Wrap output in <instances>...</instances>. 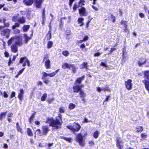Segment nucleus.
I'll use <instances>...</instances> for the list:
<instances>
[{
	"mask_svg": "<svg viewBox=\"0 0 149 149\" xmlns=\"http://www.w3.org/2000/svg\"><path fill=\"white\" fill-rule=\"evenodd\" d=\"M45 123L49 124V126L52 127L53 129H57L59 128L56 120H54L52 117L48 118Z\"/></svg>",
	"mask_w": 149,
	"mask_h": 149,
	"instance_id": "f257e3e1",
	"label": "nucleus"
},
{
	"mask_svg": "<svg viewBox=\"0 0 149 149\" xmlns=\"http://www.w3.org/2000/svg\"><path fill=\"white\" fill-rule=\"evenodd\" d=\"M10 31V29H4L3 26H0V34L2 36H5L8 38L9 36Z\"/></svg>",
	"mask_w": 149,
	"mask_h": 149,
	"instance_id": "f03ea898",
	"label": "nucleus"
},
{
	"mask_svg": "<svg viewBox=\"0 0 149 149\" xmlns=\"http://www.w3.org/2000/svg\"><path fill=\"white\" fill-rule=\"evenodd\" d=\"M67 127L71 130L73 133L79 131L81 127L79 124L76 123H74L73 126H68Z\"/></svg>",
	"mask_w": 149,
	"mask_h": 149,
	"instance_id": "7ed1b4c3",
	"label": "nucleus"
},
{
	"mask_svg": "<svg viewBox=\"0 0 149 149\" xmlns=\"http://www.w3.org/2000/svg\"><path fill=\"white\" fill-rule=\"evenodd\" d=\"M76 137L77 142L79 143L80 146H84L85 144L83 140V137L81 134V133L78 134L76 135Z\"/></svg>",
	"mask_w": 149,
	"mask_h": 149,
	"instance_id": "20e7f679",
	"label": "nucleus"
},
{
	"mask_svg": "<svg viewBox=\"0 0 149 149\" xmlns=\"http://www.w3.org/2000/svg\"><path fill=\"white\" fill-rule=\"evenodd\" d=\"M19 63H24L22 65L23 67L25 66L26 65H27L28 66H30V61L28 60L27 57L26 56L21 58L20 59Z\"/></svg>",
	"mask_w": 149,
	"mask_h": 149,
	"instance_id": "39448f33",
	"label": "nucleus"
},
{
	"mask_svg": "<svg viewBox=\"0 0 149 149\" xmlns=\"http://www.w3.org/2000/svg\"><path fill=\"white\" fill-rule=\"evenodd\" d=\"M132 80L129 79L125 82V85L126 88L128 90H130L132 89Z\"/></svg>",
	"mask_w": 149,
	"mask_h": 149,
	"instance_id": "423d86ee",
	"label": "nucleus"
},
{
	"mask_svg": "<svg viewBox=\"0 0 149 149\" xmlns=\"http://www.w3.org/2000/svg\"><path fill=\"white\" fill-rule=\"evenodd\" d=\"M123 143L120 138H117L116 139V146L119 149H122L123 147Z\"/></svg>",
	"mask_w": 149,
	"mask_h": 149,
	"instance_id": "0eeeda50",
	"label": "nucleus"
},
{
	"mask_svg": "<svg viewBox=\"0 0 149 149\" xmlns=\"http://www.w3.org/2000/svg\"><path fill=\"white\" fill-rule=\"evenodd\" d=\"M42 132L41 134L45 135H46L50 130L48 126H42Z\"/></svg>",
	"mask_w": 149,
	"mask_h": 149,
	"instance_id": "6e6552de",
	"label": "nucleus"
},
{
	"mask_svg": "<svg viewBox=\"0 0 149 149\" xmlns=\"http://www.w3.org/2000/svg\"><path fill=\"white\" fill-rule=\"evenodd\" d=\"M43 61H45V66L47 69L49 68L50 67V62L48 59V57L47 56L45 57L43 60Z\"/></svg>",
	"mask_w": 149,
	"mask_h": 149,
	"instance_id": "1a4fd4ad",
	"label": "nucleus"
},
{
	"mask_svg": "<svg viewBox=\"0 0 149 149\" xmlns=\"http://www.w3.org/2000/svg\"><path fill=\"white\" fill-rule=\"evenodd\" d=\"M86 10V9L84 7H82L79 10V13L81 16H87L88 13Z\"/></svg>",
	"mask_w": 149,
	"mask_h": 149,
	"instance_id": "9d476101",
	"label": "nucleus"
},
{
	"mask_svg": "<svg viewBox=\"0 0 149 149\" xmlns=\"http://www.w3.org/2000/svg\"><path fill=\"white\" fill-rule=\"evenodd\" d=\"M62 115L59 114V115L56 117V123L59 126V128H60L61 125L62 124V121L61 119Z\"/></svg>",
	"mask_w": 149,
	"mask_h": 149,
	"instance_id": "9b49d317",
	"label": "nucleus"
},
{
	"mask_svg": "<svg viewBox=\"0 0 149 149\" xmlns=\"http://www.w3.org/2000/svg\"><path fill=\"white\" fill-rule=\"evenodd\" d=\"M24 91L23 89H20L19 90V93H18V97L21 101H22L24 98Z\"/></svg>",
	"mask_w": 149,
	"mask_h": 149,
	"instance_id": "f8f14e48",
	"label": "nucleus"
},
{
	"mask_svg": "<svg viewBox=\"0 0 149 149\" xmlns=\"http://www.w3.org/2000/svg\"><path fill=\"white\" fill-rule=\"evenodd\" d=\"M146 61V60L145 58H140L138 62V64L139 66H141L145 64Z\"/></svg>",
	"mask_w": 149,
	"mask_h": 149,
	"instance_id": "ddd939ff",
	"label": "nucleus"
},
{
	"mask_svg": "<svg viewBox=\"0 0 149 149\" xmlns=\"http://www.w3.org/2000/svg\"><path fill=\"white\" fill-rule=\"evenodd\" d=\"M43 0H35V3L36 7L37 8H41V4Z\"/></svg>",
	"mask_w": 149,
	"mask_h": 149,
	"instance_id": "4468645a",
	"label": "nucleus"
},
{
	"mask_svg": "<svg viewBox=\"0 0 149 149\" xmlns=\"http://www.w3.org/2000/svg\"><path fill=\"white\" fill-rule=\"evenodd\" d=\"M73 92L75 93H78V92L81 90L80 86L79 85L75 83V86L73 87Z\"/></svg>",
	"mask_w": 149,
	"mask_h": 149,
	"instance_id": "2eb2a0df",
	"label": "nucleus"
},
{
	"mask_svg": "<svg viewBox=\"0 0 149 149\" xmlns=\"http://www.w3.org/2000/svg\"><path fill=\"white\" fill-rule=\"evenodd\" d=\"M121 24L123 26V28H124L125 32L127 30V23L125 21H122L121 22Z\"/></svg>",
	"mask_w": 149,
	"mask_h": 149,
	"instance_id": "dca6fc26",
	"label": "nucleus"
},
{
	"mask_svg": "<svg viewBox=\"0 0 149 149\" xmlns=\"http://www.w3.org/2000/svg\"><path fill=\"white\" fill-rule=\"evenodd\" d=\"M11 49L12 52H13L16 53L18 51L17 46L15 44L11 46Z\"/></svg>",
	"mask_w": 149,
	"mask_h": 149,
	"instance_id": "f3484780",
	"label": "nucleus"
},
{
	"mask_svg": "<svg viewBox=\"0 0 149 149\" xmlns=\"http://www.w3.org/2000/svg\"><path fill=\"white\" fill-rule=\"evenodd\" d=\"M18 40L15 42V44L18 45L19 46H22V37H19L17 38Z\"/></svg>",
	"mask_w": 149,
	"mask_h": 149,
	"instance_id": "a211bd4d",
	"label": "nucleus"
},
{
	"mask_svg": "<svg viewBox=\"0 0 149 149\" xmlns=\"http://www.w3.org/2000/svg\"><path fill=\"white\" fill-rule=\"evenodd\" d=\"M84 76L83 75L81 77L77 78L75 83H76V84H77V83H78L79 84H80L82 81L84 79Z\"/></svg>",
	"mask_w": 149,
	"mask_h": 149,
	"instance_id": "6ab92c4d",
	"label": "nucleus"
},
{
	"mask_svg": "<svg viewBox=\"0 0 149 149\" xmlns=\"http://www.w3.org/2000/svg\"><path fill=\"white\" fill-rule=\"evenodd\" d=\"M71 64H68L67 63H63L62 67L63 69L68 68L70 69V66Z\"/></svg>",
	"mask_w": 149,
	"mask_h": 149,
	"instance_id": "aec40b11",
	"label": "nucleus"
},
{
	"mask_svg": "<svg viewBox=\"0 0 149 149\" xmlns=\"http://www.w3.org/2000/svg\"><path fill=\"white\" fill-rule=\"evenodd\" d=\"M71 68L72 72L74 73L76 72V70L77 69V68H76L74 64H71L70 65V69Z\"/></svg>",
	"mask_w": 149,
	"mask_h": 149,
	"instance_id": "412c9836",
	"label": "nucleus"
},
{
	"mask_svg": "<svg viewBox=\"0 0 149 149\" xmlns=\"http://www.w3.org/2000/svg\"><path fill=\"white\" fill-rule=\"evenodd\" d=\"M7 111L5 112L1 113L0 114V120H2L3 119L5 118L7 113Z\"/></svg>",
	"mask_w": 149,
	"mask_h": 149,
	"instance_id": "4be33fe9",
	"label": "nucleus"
},
{
	"mask_svg": "<svg viewBox=\"0 0 149 149\" xmlns=\"http://www.w3.org/2000/svg\"><path fill=\"white\" fill-rule=\"evenodd\" d=\"M17 21L20 23L21 24H23L26 21L25 19L23 17L18 19Z\"/></svg>",
	"mask_w": 149,
	"mask_h": 149,
	"instance_id": "5701e85b",
	"label": "nucleus"
},
{
	"mask_svg": "<svg viewBox=\"0 0 149 149\" xmlns=\"http://www.w3.org/2000/svg\"><path fill=\"white\" fill-rule=\"evenodd\" d=\"M84 19L83 18H79L78 19V23L80 24V26H81L84 25L83 22Z\"/></svg>",
	"mask_w": 149,
	"mask_h": 149,
	"instance_id": "b1692460",
	"label": "nucleus"
},
{
	"mask_svg": "<svg viewBox=\"0 0 149 149\" xmlns=\"http://www.w3.org/2000/svg\"><path fill=\"white\" fill-rule=\"evenodd\" d=\"M59 69H58L54 72L51 73H49V76L50 77H53L58 72Z\"/></svg>",
	"mask_w": 149,
	"mask_h": 149,
	"instance_id": "393cba45",
	"label": "nucleus"
},
{
	"mask_svg": "<svg viewBox=\"0 0 149 149\" xmlns=\"http://www.w3.org/2000/svg\"><path fill=\"white\" fill-rule=\"evenodd\" d=\"M36 113V112H35L34 113H33L31 116L29 118V121L30 123H31L32 121L33 120V118L35 117V115Z\"/></svg>",
	"mask_w": 149,
	"mask_h": 149,
	"instance_id": "a878e982",
	"label": "nucleus"
},
{
	"mask_svg": "<svg viewBox=\"0 0 149 149\" xmlns=\"http://www.w3.org/2000/svg\"><path fill=\"white\" fill-rule=\"evenodd\" d=\"M30 28L29 25H25L23 27V29L24 32H26L28 31Z\"/></svg>",
	"mask_w": 149,
	"mask_h": 149,
	"instance_id": "bb28decb",
	"label": "nucleus"
},
{
	"mask_svg": "<svg viewBox=\"0 0 149 149\" xmlns=\"http://www.w3.org/2000/svg\"><path fill=\"white\" fill-rule=\"evenodd\" d=\"M25 40L24 42L25 43H27L29 40L31 39V38L29 37L26 34H24Z\"/></svg>",
	"mask_w": 149,
	"mask_h": 149,
	"instance_id": "cd10ccee",
	"label": "nucleus"
},
{
	"mask_svg": "<svg viewBox=\"0 0 149 149\" xmlns=\"http://www.w3.org/2000/svg\"><path fill=\"white\" fill-rule=\"evenodd\" d=\"M79 94L81 97H85L86 96V93H85L82 90L79 91Z\"/></svg>",
	"mask_w": 149,
	"mask_h": 149,
	"instance_id": "c85d7f7f",
	"label": "nucleus"
},
{
	"mask_svg": "<svg viewBox=\"0 0 149 149\" xmlns=\"http://www.w3.org/2000/svg\"><path fill=\"white\" fill-rule=\"evenodd\" d=\"M27 133L28 135L29 136H32L33 135L32 131L31 129L29 128H28L27 129Z\"/></svg>",
	"mask_w": 149,
	"mask_h": 149,
	"instance_id": "c756f323",
	"label": "nucleus"
},
{
	"mask_svg": "<svg viewBox=\"0 0 149 149\" xmlns=\"http://www.w3.org/2000/svg\"><path fill=\"white\" fill-rule=\"evenodd\" d=\"M51 31H49L48 33L46 36V38H47V40H49L51 39Z\"/></svg>",
	"mask_w": 149,
	"mask_h": 149,
	"instance_id": "7c9ffc66",
	"label": "nucleus"
},
{
	"mask_svg": "<svg viewBox=\"0 0 149 149\" xmlns=\"http://www.w3.org/2000/svg\"><path fill=\"white\" fill-rule=\"evenodd\" d=\"M47 96V93H44L41 97V100L42 101H44L46 99Z\"/></svg>",
	"mask_w": 149,
	"mask_h": 149,
	"instance_id": "2f4dec72",
	"label": "nucleus"
},
{
	"mask_svg": "<svg viewBox=\"0 0 149 149\" xmlns=\"http://www.w3.org/2000/svg\"><path fill=\"white\" fill-rule=\"evenodd\" d=\"M33 2V0H29L25 2V3L26 5L28 6L31 5Z\"/></svg>",
	"mask_w": 149,
	"mask_h": 149,
	"instance_id": "473e14b6",
	"label": "nucleus"
},
{
	"mask_svg": "<svg viewBox=\"0 0 149 149\" xmlns=\"http://www.w3.org/2000/svg\"><path fill=\"white\" fill-rule=\"evenodd\" d=\"M75 107V104L72 103H70L69 105L68 108L72 110L74 109Z\"/></svg>",
	"mask_w": 149,
	"mask_h": 149,
	"instance_id": "72a5a7b5",
	"label": "nucleus"
},
{
	"mask_svg": "<svg viewBox=\"0 0 149 149\" xmlns=\"http://www.w3.org/2000/svg\"><path fill=\"white\" fill-rule=\"evenodd\" d=\"M143 130V127L141 126L137 127L136 128V131L137 132H142Z\"/></svg>",
	"mask_w": 149,
	"mask_h": 149,
	"instance_id": "f704fd0d",
	"label": "nucleus"
},
{
	"mask_svg": "<svg viewBox=\"0 0 149 149\" xmlns=\"http://www.w3.org/2000/svg\"><path fill=\"white\" fill-rule=\"evenodd\" d=\"M88 67V64L87 63L84 62L82 64L81 68L83 69L85 68L86 69H87Z\"/></svg>",
	"mask_w": 149,
	"mask_h": 149,
	"instance_id": "c9c22d12",
	"label": "nucleus"
},
{
	"mask_svg": "<svg viewBox=\"0 0 149 149\" xmlns=\"http://www.w3.org/2000/svg\"><path fill=\"white\" fill-rule=\"evenodd\" d=\"M99 133L98 131L96 130L93 134V137L95 139L97 138L99 135Z\"/></svg>",
	"mask_w": 149,
	"mask_h": 149,
	"instance_id": "e433bc0d",
	"label": "nucleus"
},
{
	"mask_svg": "<svg viewBox=\"0 0 149 149\" xmlns=\"http://www.w3.org/2000/svg\"><path fill=\"white\" fill-rule=\"evenodd\" d=\"M53 43L51 41H49L47 43V47L48 48H50L52 47Z\"/></svg>",
	"mask_w": 149,
	"mask_h": 149,
	"instance_id": "4c0bfd02",
	"label": "nucleus"
},
{
	"mask_svg": "<svg viewBox=\"0 0 149 149\" xmlns=\"http://www.w3.org/2000/svg\"><path fill=\"white\" fill-rule=\"evenodd\" d=\"M14 39L15 38L14 37L11 38V39L9 40L8 41V45H10L12 44L13 42L14 41Z\"/></svg>",
	"mask_w": 149,
	"mask_h": 149,
	"instance_id": "58836bf2",
	"label": "nucleus"
},
{
	"mask_svg": "<svg viewBox=\"0 0 149 149\" xmlns=\"http://www.w3.org/2000/svg\"><path fill=\"white\" fill-rule=\"evenodd\" d=\"M106 89H105V87H102V88H100L99 87H97V90L99 92H100L102 91H105V90Z\"/></svg>",
	"mask_w": 149,
	"mask_h": 149,
	"instance_id": "ea45409f",
	"label": "nucleus"
},
{
	"mask_svg": "<svg viewBox=\"0 0 149 149\" xmlns=\"http://www.w3.org/2000/svg\"><path fill=\"white\" fill-rule=\"evenodd\" d=\"M12 29L13 30V32L14 33H20V31L19 29H16V28Z\"/></svg>",
	"mask_w": 149,
	"mask_h": 149,
	"instance_id": "a19ab883",
	"label": "nucleus"
},
{
	"mask_svg": "<svg viewBox=\"0 0 149 149\" xmlns=\"http://www.w3.org/2000/svg\"><path fill=\"white\" fill-rule=\"evenodd\" d=\"M100 65L106 68V69H107V68H109L108 66L107 65L106 63L101 62V63Z\"/></svg>",
	"mask_w": 149,
	"mask_h": 149,
	"instance_id": "79ce46f5",
	"label": "nucleus"
},
{
	"mask_svg": "<svg viewBox=\"0 0 149 149\" xmlns=\"http://www.w3.org/2000/svg\"><path fill=\"white\" fill-rule=\"evenodd\" d=\"M42 79L43 80L44 83H45L46 84H48V83L50 81L48 79H47L45 78H44L43 77H42Z\"/></svg>",
	"mask_w": 149,
	"mask_h": 149,
	"instance_id": "37998d69",
	"label": "nucleus"
},
{
	"mask_svg": "<svg viewBox=\"0 0 149 149\" xmlns=\"http://www.w3.org/2000/svg\"><path fill=\"white\" fill-rule=\"evenodd\" d=\"M62 54L64 56H67L69 55V53L67 51H64L63 52Z\"/></svg>",
	"mask_w": 149,
	"mask_h": 149,
	"instance_id": "c03bdc74",
	"label": "nucleus"
},
{
	"mask_svg": "<svg viewBox=\"0 0 149 149\" xmlns=\"http://www.w3.org/2000/svg\"><path fill=\"white\" fill-rule=\"evenodd\" d=\"M19 24L18 23H17L15 24V25L13 26H12V29H14L16 27H19Z\"/></svg>",
	"mask_w": 149,
	"mask_h": 149,
	"instance_id": "a18cd8bd",
	"label": "nucleus"
},
{
	"mask_svg": "<svg viewBox=\"0 0 149 149\" xmlns=\"http://www.w3.org/2000/svg\"><path fill=\"white\" fill-rule=\"evenodd\" d=\"M59 111L60 113H64L65 112L64 108L63 107H61L59 109Z\"/></svg>",
	"mask_w": 149,
	"mask_h": 149,
	"instance_id": "49530a36",
	"label": "nucleus"
},
{
	"mask_svg": "<svg viewBox=\"0 0 149 149\" xmlns=\"http://www.w3.org/2000/svg\"><path fill=\"white\" fill-rule=\"evenodd\" d=\"M18 19L16 16L13 17H12V20L15 22L18 21Z\"/></svg>",
	"mask_w": 149,
	"mask_h": 149,
	"instance_id": "de8ad7c7",
	"label": "nucleus"
},
{
	"mask_svg": "<svg viewBox=\"0 0 149 149\" xmlns=\"http://www.w3.org/2000/svg\"><path fill=\"white\" fill-rule=\"evenodd\" d=\"M85 1L84 0H80L79 2V4L80 6H82L84 5V3Z\"/></svg>",
	"mask_w": 149,
	"mask_h": 149,
	"instance_id": "09e8293b",
	"label": "nucleus"
},
{
	"mask_svg": "<svg viewBox=\"0 0 149 149\" xmlns=\"http://www.w3.org/2000/svg\"><path fill=\"white\" fill-rule=\"evenodd\" d=\"M111 97L110 96H106V98H105V100L103 102V104H104L105 102L107 101Z\"/></svg>",
	"mask_w": 149,
	"mask_h": 149,
	"instance_id": "8fccbe9b",
	"label": "nucleus"
},
{
	"mask_svg": "<svg viewBox=\"0 0 149 149\" xmlns=\"http://www.w3.org/2000/svg\"><path fill=\"white\" fill-rule=\"evenodd\" d=\"M9 22H5L4 23V26H3V27H8L9 26Z\"/></svg>",
	"mask_w": 149,
	"mask_h": 149,
	"instance_id": "3c124183",
	"label": "nucleus"
},
{
	"mask_svg": "<svg viewBox=\"0 0 149 149\" xmlns=\"http://www.w3.org/2000/svg\"><path fill=\"white\" fill-rule=\"evenodd\" d=\"M42 74H43V77L44 78L45 77H47L48 76H49V74L47 73L46 72H42Z\"/></svg>",
	"mask_w": 149,
	"mask_h": 149,
	"instance_id": "603ef678",
	"label": "nucleus"
},
{
	"mask_svg": "<svg viewBox=\"0 0 149 149\" xmlns=\"http://www.w3.org/2000/svg\"><path fill=\"white\" fill-rule=\"evenodd\" d=\"M42 133L41 132V131L40 129H38L36 132L35 134H40Z\"/></svg>",
	"mask_w": 149,
	"mask_h": 149,
	"instance_id": "864d4df0",
	"label": "nucleus"
},
{
	"mask_svg": "<svg viewBox=\"0 0 149 149\" xmlns=\"http://www.w3.org/2000/svg\"><path fill=\"white\" fill-rule=\"evenodd\" d=\"M66 36H70L71 34V32L69 30H67L66 32Z\"/></svg>",
	"mask_w": 149,
	"mask_h": 149,
	"instance_id": "5fc2aeb1",
	"label": "nucleus"
},
{
	"mask_svg": "<svg viewBox=\"0 0 149 149\" xmlns=\"http://www.w3.org/2000/svg\"><path fill=\"white\" fill-rule=\"evenodd\" d=\"M24 69H25V68H22V69H21V70H20L18 72V75H19L21 74L23 72Z\"/></svg>",
	"mask_w": 149,
	"mask_h": 149,
	"instance_id": "6e6d98bb",
	"label": "nucleus"
},
{
	"mask_svg": "<svg viewBox=\"0 0 149 149\" xmlns=\"http://www.w3.org/2000/svg\"><path fill=\"white\" fill-rule=\"evenodd\" d=\"M111 18L113 20V22H114L115 21V17L112 15H111Z\"/></svg>",
	"mask_w": 149,
	"mask_h": 149,
	"instance_id": "4d7b16f0",
	"label": "nucleus"
},
{
	"mask_svg": "<svg viewBox=\"0 0 149 149\" xmlns=\"http://www.w3.org/2000/svg\"><path fill=\"white\" fill-rule=\"evenodd\" d=\"M141 136L142 138L144 139L146 138L147 135L144 134L142 133L141 134Z\"/></svg>",
	"mask_w": 149,
	"mask_h": 149,
	"instance_id": "13d9d810",
	"label": "nucleus"
},
{
	"mask_svg": "<svg viewBox=\"0 0 149 149\" xmlns=\"http://www.w3.org/2000/svg\"><path fill=\"white\" fill-rule=\"evenodd\" d=\"M75 0H69V6L71 7L72 6V4L73 2Z\"/></svg>",
	"mask_w": 149,
	"mask_h": 149,
	"instance_id": "bf43d9fd",
	"label": "nucleus"
},
{
	"mask_svg": "<svg viewBox=\"0 0 149 149\" xmlns=\"http://www.w3.org/2000/svg\"><path fill=\"white\" fill-rule=\"evenodd\" d=\"M128 58V57L127 56H125L124 54H123L122 56V59L123 60H125L126 59H127Z\"/></svg>",
	"mask_w": 149,
	"mask_h": 149,
	"instance_id": "052dcab7",
	"label": "nucleus"
},
{
	"mask_svg": "<svg viewBox=\"0 0 149 149\" xmlns=\"http://www.w3.org/2000/svg\"><path fill=\"white\" fill-rule=\"evenodd\" d=\"M3 96L5 98H7V97H8V95L7 94L5 91H4L3 92Z\"/></svg>",
	"mask_w": 149,
	"mask_h": 149,
	"instance_id": "680f3d73",
	"label": "nucleus"
},
{
	"mask_svg": "<svg viewBox=\"0 0 149 149\" xmlns=\"http://www.w3.org/2000/svg\"><path fill=\"white\" fill-rule=\"evenodd\" d=\"M77 4L75 3L73 6V9L74 11H75L76 9L77 8Z\"/></svg>",
	"mask_w": 149,
	"mask_h": 149,
	"instance_id": "e2e57ef3",
	"label": "nucleus"
},
{
	"mask_svg": "<svg viewBox=\"0 0 149 149\" xmlns=\"http://www.w3.org/2000/svg\"><path fill=\"white\" fill-rule=\"evenodd\" d=\"M15 93L14 92H12L10 98H12L15 96Z\"/></svg>",
	"mask_w": 149,
	"mask_h": 149,
	"instance_id": "0e129e2a",
	"label": "nucleus"
},
{
	"mask_svg": "<svg viewBox=\"0 0 149 149\" xmlns=\"http://www.w3.org/2000/svg\"><path fill=\"white\" fill-rule=\"evenodd\" d=\"M17 130L19 131L22 133V128L20 127L19 126L18 127H17Z\"/></svg>",
	"mask_w": 149,
	"mask_h": 149,
	"instance_id": "69168bd1",
	"label": "nucleus"
},
{
	"mask_svg": "<svg viewBox=\"0 0 149 149\" xmlns=\"http://www.w3.org/2000/svg\"><path fill=\"white\" fill-rule=\"evenodd\" d=\"M13 116V113H9L7 114L8 117H11Z\"/></svg>",
	"mask_w": 149,
	"mask_h": 149,
	"instance_id": "338daca9",
	"label": "nucleus"
},
{
	"mask_svg": "<svg viewBox=\"0 0 149 149\" xmlns=\"http://www.w3.org/2000/svg\"><path fill=\"white\" fill-rule=\"evenodd\" d=\"M101 53L99 52L97 53L94 54V56H99L101 54Z\"/></svg>",
	"mask_w": 149,
	"mask_h": 149,
	"instance_id": "774afa93",
	"label": "nucleus"
}]
</instances>
